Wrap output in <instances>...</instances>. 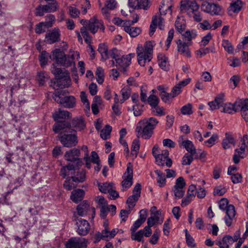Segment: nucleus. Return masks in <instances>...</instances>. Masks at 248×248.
<instances>
[{
  "label": "nucleus",
  "instance_id": "nucleus-59",
  "mask_svg": "<svg viewBox=\"0 0 248 248\" xmlns=\"http://www.w3.org/2000/svg\"><path fill=\"white\" fill-rule=\"evenodd\" d=\"M186 185V184L184 178L182 177H179L177 179L175 185L173 187L184 188Z\"/></svg>",
  "mask_w": 248,
  "mask_h": 248
},
{
  "label": "nucleus",
  "instance_id": "nucleus-4",
  "mask_svg": "<svg viewBox=\"0 0 248 248\" xmlns=\"http://www.w3.org/2000/svg\"><path fill=\"white\" fill-rule=\"evenodd\" d=\"M53 98L58 103L64 108H73L76 103V99L74 96L67 95L64 90L56 91L53 94Z\"/></svg>",
  "mask_w": 248,
  "mask_h": 248
},
{
  "label": "nucleus",
  "instance_id": "nucleus-3",
  "mask_svg": "<svg viewBox=\"0 0 248 248\" xmlns=\"http://www.w3.org/2000/svg\"><path fill=\"white\" fill-rule=\"evenodd\" d=\"M51 72L55 76V80H51L50 86L54 89L56 88H64L68 87L70 82L68 72L65 69L57 68L52 65Z\"/></svg>",
  "mask_w": 248,
  "mask_h": 248
},
{
  "label": "nucleus",
  "instance_id": "nucleus-43",
  "mask_svg": "<svg viewBox=\"0 0 248 248\" xmlns=\"http://www.w3.org/2000/svg\"><path fill=\"white\" fill-rule=\"evenodd\" d=\"M140 149L139 141L138 140H133L131 146V155L135 157H137Z\"/></svg>",
  "mask_w": 248,
  "mask_h": 248
},
{
  "label": "nucleus",
  "instance_id": "nucleus-14",
  "mask_svg": "<svg viewBox=\"0 0 248 248\" xmlns=\"http://www.w3.org/2000/svg\"><path fill=\"white\" fill-rule=\"evenodd\" d=\"M46 42L49 44H53L60 40V31L58 28H54L46 34Z\"/></svg>",
  "mask_w": 248,
  "mask_h": 248
},
{
  "label": "nucleus",
  "instance_id": "nucleus-47",
  "mask_svg": "<svg viewBox=\"0 0 248 248\" xmlns=\"http://www.w3.org/2000/svg\"><path fill=\"white\" fill-rule=\"evenodd\" d=\"M192 105L190 103L183 106L181 108V112L183 115H190L193 113Z\"/></svg>",
  "mask_w": 248,
  "mask_h": 248
},
{
  "label": "nucleus",
  "instance_id": "nucleus-49",
  "mask_svg": "<svg viewBox=\"0 0 248 248\" xmlns=\"http://www.w3.org/2000/svg\"><path fill=\"white\" fill-rule=\"evenodd\" d=\"M47 78V75L45 72H38L37 79L40 86H43L45 83V79Z\"/></svg>",
  "mask_w": 248,
  "mask_h": 248
},
{
  "label": "nucleus",
  "instance_id": "nucleus-18",
  "mask_svg": "<svg viewBox=\"0 0 248 248\" xmlns=\"http://www.w3.org/2000/svg\"><path fill=\"white\" fill-rule=\"evenodd\" d=\"M157 59L159 67L164 71H169L170 64L168 61V58L163 54L159 53L157 56Z\"/></svg>",
  "mask_w": 248,
  "mask_h": 248
},
{
  "label": "nucleus",
  "instance_id": "nucleus-30",
  "mask_svg": "<svg viewBox=\"0 0 248 248\" xmlns=\"http://www.w3.org/2000/svg\"><path fill=\"white\" fill-rule=\"evenodd\" d=\"M52 56V54H49L46 51H43L40 55L39 56V60L41 67L44 68L47 64L48 58L50 59V57Z\"/></svg>",
  "mask_w": 248,
  "mask_h": 248
},
{
  "label": "nucleus",
  "instance_id": "nucleus-19",
  "mask_svg": "<svg viewBox=\"0 0 248 248\" xmlns=\"http://www.w3.org/2000/svg\"><path fill=\"white\" fill-rule=\"evenodd\" d=\"M232 243V237L229 235H226L223 237L222 241H218L217 245L220 248H229V245Z\"/></svg>",
  "mask_w": 248,
  "mask_h": 248
},
{
  "label": "nucleus",
  "instance_id": "nucleus-11",
  "mask_svg": "<svg viewBox=\"0 0 248 248\" xmlns=\"http://www.w3.org/2000/svg\"><path fill=\"white\" fill-rule=\"evenodd\" d=\"M235 112L241 111V116L246 121L248 118V99H239L236 100Z\"/></svg>",
  "mask_w": 248,
  "mask_h": 248
},
{
  "label": "nucleus",
  "instance_id": "nucleus-17",
  "mask_svg": "<svg viewBox=\"0 0 248 248\" xmlns=\"http://www.w3.org/2000/svg\"><path fill=\"white\" fill-rule=\"evenodd\" d=\"M80 155V150L77 148H74L65 153L64 157L66 160L69 161H74L78 160V157Z\"/></svg>",
  "mask_w": 248,
  "mask_h": 248
},
{
  "label": "nucleus",
  "instance_id": "nucleus-28",
  "mask_svg": "<svg viewBox=\"0 0 248 248\" xmlns=\"http://www.w3.org/2000/svg\"><path fill=\"white\" fill-rule=\"evenodd\" d=\"M73 182L77 183H82L85 180L86 172L84 170H82L76 172L75 176H71Z\"/></svg>",
  "mask_w": 248,
  "mask_h": 248
},
{
  "label": "nucleus",
  "instance_id": "nucleus-21",
  "mask_svg": "<svg viewBox=\"0 0 248 248\" xmlns=\"http://www.w3.org/2000/svg\"><path fill=\"white\" fill-rule=\"evenodd\" d=\"M235 140L234 138L228 133H226L225 138L222 141V146L224 149H227L231 147V145H235Z\"/></svg>",
  "mask_w": 248,
  "mask_h": 248
},
{
  "label": "nucleus",
  "instance_id": "nucleus-52",
  "mask_svg": "<svg viewBox=\"0 0 248 248\" xmlns=\"http://www.w3.org/2000/svg\"><path fill=\"white\" fill-rule=\"evenodd\" d=\"M222 45L225 50L229 53L232 54L233 52V48L231 43L227 40H223Z\"/></svg>",
  "mask_w": 248,
  "mask_h": 248
},
{
  "label": "nucleus",
  "instance_id": "nucleus-61",
  "mask_svg": "<svg viewBox=\"0 0 248 248\" xmlns=\"http://www.w3.org/2000/svg\"><path fill=\"white\" fill-rule=\"evenodd\" d=\"M218 135L217 134H214L212 137L208 140L204 141L205 143H208V147H211L215 144L216 140L218 139Z\"/></svg>",
  "mask_w": 248,
  "mask_h": 248
},
{
  "label": "nucleus",
  "instance_id": "nucleus-36",
  "mask_svg": "<svg viewBox=\"0 0 248 248\" xmlns=\"http://www.w3.org/2000/svg\"><path fill=\"white\" fill-rule=\"evenodd\" d=\"M98 187L99 190L104 193H107L113 187V183H105L102 184H98Z\"/></svg>",
  "mask_w": 248,
  "mask_h": 248
},
{
  "label": "nucleus",
  "instance_id": "nucleus-37",
  "mask_svg": "<svg viewBox=\"0 0 248 248\" xmlns=\"http://www.w3.org/2000/svg\"><path fill=\"white\" fill-rule=\"evenodd\" d=\"M55 21V16L53 15H48L46 16L45 21L43 22L44 27L46 28L51 27Z\"/></svg>",
  "mask_w": 248,
  "mask_h": 248
},
{
  "label": "nucleus",
  "instance_id": "nucleus-40",
  "mask_svg": "<svg viewBox=\"0 0 248 248\" xmlns=\"http://www.w3.org/2000/svg\"><path fill=\"white\" fill-rule=\"evenodd\" d=\"M104 69L101 67H98L97 68L96 71L95 72V75L97 77L96 80L98 84H101L103 83L104 80Z\"/></svg>",
  "mask_w": 248,
  "mask_h": 248
},
{
  "label": "nucleus",
  "instance_id": "nucleus-6",
  "mask_svg": "<svg viewBox=\"0 0 248 248\" xmlns=\"http://www.w3.org/2000/svg\"><path fill=\"white\" fill-rule=\"evenodd\" d=\"M50 59L55 60L56 63L64 67H68L73 62V57L65 55L60 49H56L52 51Z\"/></svg>",
  "mask_w": 248,
  "mask_h": 248
},
{
  "label": "nucleus",
  "instance_id": "nucleus-50",
  "mask_svg": "<svg viewBox=\"0 0 248 248\" xmlns=\"http://www.w3.org/2000/svg\"><path fill=\"white\" fill-rule=\"evenodd\" d=\"M147 102L151 108H152L156 105H158L159 99L156 96L151 94L147 99Z\"/></svg>",
  "mask_w": 248,
  "mask_h": 248
},
{
  "label": "nucleus",
  "instance_id": "nucleus-60",
  "mask_svg": "<svg viewBox=\"0 0 248 248\" xmlns=\"http://www.w3.org/2000/svg\"><path fill=\"white\" fill-rule=\"evenodd\" d=\"M173 190L175 197L178 199L182 198L185 192L183 188L177 187H173Z\"/></svg>",
  "mask_w": 248,
  "mask_h": 248
},
{
  "label": "nucleus",
  "instance_id": "nucleus-29",
  "mask_svg": "<svg viewBox=\"0 0 248 248\" xmlns=\"http://www.w3.org/2000/svg\"><path fill=\"white\" fill-rule=\"evenodd\" d=\"M51 2H48L44 5L46 13H52L56 11L59 8V4L57 1H51Z\"/></svg>",
  "mask_w": 248,
  "mask_h": 248
},
{
  "label": "nucleus",
  "instance_id": "nucleus-31",
  "mask_svg": "<svg viewBox=\"0 0 248 248\" xmlns=\"http://www.w3.org/2000/svg\"><path fill=\"white\" fill-rule=\"evenodd\" d=\"M131 93V89L128 86H125L121 90V93L123 98L120 100L121 104L123 103L125 100L129 98Z\"/></svg>",
  "mask_w": 248,
  "mask_h": 248
},
{
  "label": "nucleus",
  "instance_id": "nucleus-57",
  "mask_svg": "<svg viewBox=\"0 0 248 248\" xmlns=\"http://www.w3.org/2000/svg\"><path fill=\"white\" fill-rule=\"evenodd\" d=\"M143 107V105H140V104H139L138 107H137L136 105L133 106V113L135 116H139L141 114Z\"/></svg>",
  "mask_w": 248,
  "mask_h": 248
},
{
  "label": "nucleus",
  "instance_id": "nucleus-39",
  "mask_svg": "<svg viewBox=\"0 0 248 248\" xmlns=\"http://www.w3.org/2000/svg\"><path fill=\"white\" fill-rule=\"evenodd\" d=\"M185 232L186 243L187 246L190 248H194L196 247V244L195 243L194 238L191 235L188 233L187 229L184 230Z\"/></svg>",
  "mask_w": 248,
  "mask_h": 248
},
{
  "label": "nucleus",
  "instance_id": "nucleus-15",
  "mask_svg": "<svg viewBox=\"0 0 248 248\" xmlns=\"http://www.w3.org/2000/svg\"><path fill=\"white\" fill-rule=\"evenodd\" d=\"M176 44L177 45V50L178 52L188 58L191 57V53L188 47L190 45V43L184 42L179 39L177 40Z\"/></svg>",
  "mask_w": 248,
  "mask_h": 248
},
{
  "label": "nucleus",
  "instance_id": "nucleus-42",
  "mask_svg": "<svg viewBox=\"0 0 248 248\" xmlns=\"http://www.w3.org/2000/svg\"><path fill=\"white\" fill-rule=\"evenodd\" d=\"M144 235V231L142 230H140L135 233H132L131 239L134 240H136L138 242H143V237Z\"/></svg>",
  "mask_w": 248,
  "mask_h": 248
},
{
  "label": "nucleus",
  "instance_id": "nucleus-34",
  "mask_svg": "<svg viewBox=\"0 0 248 248\" xmlns=\"http://www.w3.org/2000/svg\"><path fill=\"white\" fill-rule=\"evenodd\" d=\"M72 127L76 129V130H81L85 126L84 122L80 118H74L72 122Z\"/></svg>",
  "mask_w": 248,
  "mask_h": 248
},
{
  "label": "nucleus",
  "instance_id": "nucleus-10",
  "mask_svg": "<svg viewBox=\"0 0 248 248\" xmlns=\"http://www.w3.org/2000/svg\"><path fill=\"white\" fill-rule=\"evenodd\" d=\"M87 240L82 237H72L65 245L66 248H87Z\"/></svg>",
  "mask_w": 248,
  "mask_h": 248
},
{
  "label": "nucleus",
  "instance_id": "nucleus-55",
  "mask_svg": "<svg viewBox=\"0 0 248 248\" xmlns=\"http://www.w3.org/2000/svg\"><path fill=\"white\" fill-rule=\"evenodd\" d=\"M45 7L44 5L40 4L39 5L35 10V15L36 16H42L44 15V14L46 13V10H45Z\"/></svg>",
  "mask_w": 248,
  "mask_h": 248
},
{
  "label": "nucleus",
  "instance_id": "nucleus-26",
  "mask_svg": "<svg viewBox=\"0 0 248 248\" xmlns=\"http://www.w3.org/2000/svg\"><path fill=\"white\" fill-rule=\"evenodd\" d=\"M98 51L101 55V60L103 62L109 58V52L107 46L104 44H100Z\"/></svg>",
  "mask_w": 248,
  "mask_h": 248
},
{
  "label": "nucleus",
  "instance_id": "nucleus-24",
  "mask_svg": "<svg viewBox=\"0 0 248 248\" xmlns=\"http://www.w3.org/2000/svg\"><path fill=\"white\" fill-rule=\"evenodd\" d=\"M124 30L129 34L131 37H135L141 32V30L139 27H133L130 26H124Z\"/></svg>",
  "mask_w": 248,
  "mask_h": 248
},
{
  "label": "nucleus",
  "instance_id": "nucleus-32",
  "mask_svg": "<svg viewBox=\"0 0 248 248\" xmlns=\"http://www.w3.org/2000/svg\"><path fill=\"white\" fill-rule=\"evenodd\" d=\"M116 62L117 64L116 65V66L118 65L123 67L124 71H125L126 70L125 67H127L131 62L127 59L125 56L123 55L122 58H118V59L116 60Z\"/></svg>",
  "mask_w": 248,
  "mask_h": 248
},
{
  "label": "nucleus",
  "instance_id": "nucleus-48",
  "mask_svg": "<svg viewBox=\"0 0 248 248\" xmlns=\"http://www.w3.org/2000/svg\"><path fill=\"white\" fill-rule=\"evenodd\" d=\"M71 177H68L63 183V187L67 190H71L76 186L73 183Z\"/></svg>",
  "mask_w": 248,
  "mask_h": 248
},
{
  "label": "nucleus",
  "instance_id": "nucleus-54",
  "mask_svg": "<svg viewBox=\"0 0 248 248\" xmlns=\"http://www.w3.org/2000/svg\"><path fill=\"white\" fill-rule=\"evenodd\" d=\"M124 177H128L129 179L133 178V165L131 163H127L126 170L124 173Z\"/></svg>",
  "mask_w": 248,
  "mask_h": 248
},
{
  "label": "nucleus",
  "instance_id": "nucleus-38",
  "mask_svg": "<svg viewBox=\"0 0 248 248\" xmlns=\"http://www.w3.org/2000/svg\"><path fill=\"white\" fill-rule=\"evenodd\" d=\"M195 154L186 153L182 158V164L183 165H189L193 161Z\"/></svg>",
  "mask_w": 248,
  "mask_h": 248
},
{
  "label": "nucleus",
  "instance_id": "nucleus-16",
  "mask_svg": "<svg viewBox=\"0 0 248 248\" xmlns=\"http://www.w3.org/2000/svg\"><path fill=\"white\" fill-rule=\"evenodd\" d=\"M85 192L83 189H77L73 190L70 196L71 199L75 203H78L84 198Z\"/></svg>",
  "mask_w": 248,
  "mask_h": 248
},
{
  "label": "nucleus",
  "instance_id": "nucleus-63",
  "mask_svg": "<svg viewBox=\"0 0 248 248\" xmlns=\"http://www.w3.org/2000/svg\"><path fill=\"white\" fill-rule=\"evenodd\" d=\"M116 5L117 2L115 0H107L105 2V6L111 10L114 9Z\"/></svg>",
  "mask_w": 248,
  "mask_h": 248
},
{
  "label": "nucleus",
  "instance_id": "nucleus-9",
  "mask_svg": "<svg viewBox=\"0 0 248 248\" xmlns=\"http://www.w3.org/2000/svg\"><path fill=\"white\" fill-rule=\"evenodd\" d=\"M71 117L72 114L70 112L61 108L56 110L52 114V117L56 122L55 124L69 123L65 120Z\"/></svg>",
  "mask_w": 248,
  "mask_h": 248
},
{
  "label": "nucleus",
  "instance_id": "nucleus-35",
  "mask_svg": "<svg viewBox=\"0 0 248 248\" xmlns=\"http://www.w3.org/2000/svg\"><path fill=\"white\" fill-rule=\"evenodd\" d=\"M182 147L186 149V150L188 152V153H196V149L193 142L189 140H186V141L185 142V144L182 146Z\"/></svg>",
  "mask_w": 248,
  "mask_h": 248
},
{
  "label": "nucleus",
  "instance_id": "nucleus-22",
  "mask_svg": "<svg viewBox=\"0 0 248 248\" xmlns=\"http://www.w3.org/2000/svg\"><path fill=\"white\" fill-rule=\"evenodd\" d=\"M243 2L241 0L232 1L229 8V12L238 13L242 9Z\"/></svg>",
  "mask_w": 248,
  "mask_h": 248
},
{
  "label": "nucleus",
  "instance_id": "nucleus-51",
  "mask_svg": "<svg viewBox=\"0 0 248 248\" xmlns=\"http://www.w3.org/2000/svg\"><path fill=\"white\" fill-rule=\"evenodd\" d=\"M124 180L122 182V186L123 188V190L125 189H128L132 185V179L133 178H128V177H124Z\"/></svg>",
  "mask_w": 248,
  "mask_h": 248
},
{
  "label": "nucleus",
  "instance_id": "nucleus-23",
  "mask_svg": "<svg viewBox=\"0 0 248 248\" xmlns=\"http://www.w3.org/2000/svg\"><path fill=\"white\" fill-rule=\"evenodd\" d=\"M75 166L73 164H68L61 169V175L63 178L74 173Z\"/></svg>",
  "mask_w": 248,
  "mask_h": 248
},
{
  "label": "nucleus",
  "instance_id": "nucleus-8",
  "mask_svg": "<svg viewBox=\"0 0 248 248\" xmlns=\"http://www.w3.org/2000/svg\"><path fill=\"white\" fill-rule=\"evenodd\" d=\"M201 8L202 11L211 16L221 15V7L218 4L204 1L201 5Z\"/></svg>",
  "mask_w": 248,
  "mask_h": 248
},
{
  "label": "nucleus",
  "instance_id": "nucleus-45",
  "mask_svg": "<svg viewBox=\"0 0 248 248\" xmlns=\"http://www.w3.org/2000/svg\"><path fill=\"white\" fill-rule=\"evenodd\" d=\"M157 25V15H155L152 17L151 24L150 26L149 35L150 36L153 35V34L154 33V32H155Z\"/></svg>",
  "mask_w": 248,
  "mask_h": 248
},
{
  "label": "nucleus",
  "instance_id": "nucleus-44",
  "mask_svg": "<svg viewBox=\"0 0 248 248\" xmlns=\"http://www.w3.org/2000/svg\"><path fill=\"white\" fill-rule=\"evenodd\" d=\"M151 109L152 112L155 116H161L165 114V113L164 112V108L163 107L159 106L158 105L151 108Z\"/></svg>",
  "mask_w": 248,
  "mask_h": 248
},
{
  "label": "nucleus",
  "instance_id": "nucleus-41",
  "mask_svg": "<svg viewBox=\"0 0 248 248\" xmlns=\"http://www.w3.org/2000/svg\"><path fill=\"white\" fill-rule=\"evenodd\" d=\"M112 127L110 125L107 124L104 129H102L100 132V136L103 140H107L108 138Z\"/></svg>",
  "mask_w": 248,
  "mask_h": 248
},
{
  "label": "nucleus",
  "instance_id": "nucleus-12",
  "mask_svg": "<svg viewBox=\"0 0 248 248\" xmlns=\"http://www.w3.org/2000/svg\"><path fill=\"white\" fill-rule=\"evenodd\" d=\"M76 224L78 227L77 232L79 235L85 236L89 233L90 225L88 221L82 218L78 219Z\"/></svg>",
  "mask_w": 248,
  "mask_h": 248
},
{
  "label": "nucleus",
  "instance_id": "nucleus-25",
  "mask_svg": "<svg viewBox=\"0 0 248 248\" xmlns=\"http://www.w3.org/2000/svg\"><path fill=\"white\" fill-rule=\"evenodd\" d=\"M109 233H110L109 228L104 229L101 232H97L95 235V242L99 241L101 239L108 240V238H109Z\"/></svg>",
  "mask_w": 248,
  "mask_h": 248
},
{
  "label": "nucleus",
  "instance_id": "nucleus-1",
  "mask_svg": "<svg viewBox=\"0 0 248 248\" xmlns=\"http://www.w3.org/2000/svg\"><path fill=\"white\" fill-rule=\"evenodd\" d=\"M53 131L59 134L58 138L64 147L71 148L78 143L76 130L72 128L69 123L55 124Z\"/></svg>",
  "mask_w": 248,
  "mask_h": 248
},
{
  "label": "nucleus",
  "instance_id": "nucleus-62",
  "mask_svg": "<svg viewBox=\"0 0 248 248\" xmlns=\"http://www.w3.org/2000/svg\"><path fill=\"white\" fill-rule=\"evenodd\" d=\"M171 93H167L165 91H163L160 94L162 100L165 103H169V100L170 98H171Z\"/></svg>",
  "mask_w": 248,
  "mask_h": 248
},
{
  "label": "nucleus",
  "instance_id": "nucleus-5",
  "mask_svg": "<svg viewBox=\"0 0 248 248\" xmlns=\"http://www.w3.org/2000/svg\"><path fill=\"white\" fill-rule=\"evenodd\" d=\"M220 209L226 210V216L224 217V221L227 226H231L232 224L233 219L236 215L235 207L232 204H229V201L226 198L221 199L218 202Z\"/></svg>",
  "mask_w": 248,
  "mask_h": 248
},
{
  "label": "nucleus",
  "instance_id": "nucleus-56",
  "mask_svg": "<svg viewBox=\"0 0 248 248\" xmlns=\"http://www.w3.org/2000/svg\"><path fill=\"white\" fill-rule=\"evenodd\" d=\"M95 202H97L98 207H104L107 206L108 202L105 198L101 196H98L95 198Z\"/></svg>",
  "mask_w": 248,
  "mask_h": 248
},
{
  "label": "nucleus",
  "instance_id": "nucleus-64",
  "mask_svg": "<svg viewBox=\"0 0 248 248\" xmlns=\"http://www.w3.org/2000/svg\"><path fill=\"white\" fill-rule=\"evenodd\" d=\"M212 38V34L210 32H209L207 35L202 37L201 45L203 46H206L209 43Z\"/></svg>",
  "mask_w": 248,
  "mask_h": 248
},
{
  "label": "nucleus",
  "instance_id": "nucleus-58",
  "mask_svg": "<svg viewBox=\"0 0 248 248\" xmlns=\"http://www.w3.org/2000/svg\"><path fill=\"white\" fill-rule=\"evenodd\" d=\"M214 101L216 102L217 105L220 107H223L224 104V94L223 93H220L218 94L215 98Z\"/></svg>",
  "mask_w": 248,
  "mask_h": 248
},
{
  "label": "nucleus",
  "instance_id": "nucleus-7",
  "mask_svg": "<svg viewBox=\"0 0 248 248\" xmlns=\"http://www.w3.org/2000/svg\"><path fill=\"white\" fill-rule=\"evenodd\" d=\"M77 210L78 214L80 216L91 215V218L93 219L95 217V208L91 207L87 201H84L77 206Z\"/></svg>",
  "mask_w": 248,
  "mask_h": 248
},
{
  "label": "nucleus",
  "instance_id": "nucleus-20",
  "mask_svg": "<svg viewBox=\"0 0 248 248\" xmlns=\"http://www.w3.org/2000/svg\"><path fill=\"white\" fill-rule=\"evenodd\" d=\"M98 22L99 20L95 18V17L92 18L88 21V29L92 33L95 34L99 28Z\"/></svg>",
  "mask_w": 248,
  "mask_h": 248
},
{
  "label": "nucleus",
  "instance_id": "nucleus-13",
  "mask_svg": "<svg viewBox=\"0 0 248 248\" xmlns=\"http://www.w3.org/2000/svg\"><path fill=\"white\" fill-rule=\"evenodd\" d=\"M128 6L135 9L147 10L149 8L148 0H128Z\"/></svg>",
  "mask_w": 248,
  "mask_h": 248
},
{
  "label": "nucleus",
  "instance_id": "nucleus-2",
  "mask_svg": "<svg viewBox=\"0 0 248 248\" xmlns=\"http://www.w3.org/2000/svg\"><path fill=\"white\" fill-rule=\"evenodd\" d=\"M158 123L157 120L154 117L144 119L138 122L136 128L138 137L144 139H150L153 133V130Z\"/></svg>",
  "mask_w": 248,
  "mask_h": 248
},
{
  "label": "nucleus",
  "instance_id": "nucleus-33",
  "mask_svg": "<svg viewBox=\"0 0 248 248\" xmlns=\"http://www.w3.org/2000/svg\"><path fill=\"white\" fill-rule=\"evenodd\" d=\"M155 172L157 176V182L159 184V186L160 187H163L165 185L166 182L164 174L162 171L158 170H155Z\"/></svg>",
  "mask_w": 248,
  "mask_h": 248
},
{
  "label": "nucleus",
  "instance_id": "nucleus-53",
  "mask_svg": "<svg viewBox=\"0 0 248 248\" xmlns=\"http://www.w3.org/2000/svg\"><path fill=\"white\" fill-rule=\"evenodd\" d=\"M182 35L185 38V40L190 41L192 39L195 38L197 35L196 32L194 31H186Z\"/></svg>",
  "mask_w": 248,
  "mask_h": 248
},
{
  "label": "nucleus",
  "instance_id": "nucleus-46",
  "mask_svg": "<svg viewBox=\"0 0 248 248\" xmlns=\"http://www.w3.org/2000/svg\"><path fill=\"white\" fill-rule=\"evenodd\" d=\"M160 156H163L164 159H167V162H165V165L170 168L172 166V160L169 157V151L167 150H165L162 151L161 154H159Z\"/></svg>",
  "mask_w": 248,
  "mask_h": 248
},
{
  "label": "nucleus",
  "instance_id": "nucleus-27",
  "mask_svg": "<svg viewBox=\"0 0 248 248\" xmlns=\"http://www.w3.org/2000/svg\"><path fill=\"white\" fill-rule=\"evenodd\" d=\"M236 101L233 104L230 103H224L223 107H221L222 108V109L221 110V111L222 112L232 114L233 113V111L234 112H236L235 108H236Z\"/></svg>",
  "mask_w": 248,
  "mask_h": 248
}]
</instances>
